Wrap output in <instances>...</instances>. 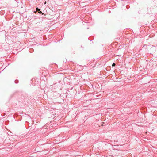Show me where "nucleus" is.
<instances>
[{"label": "nucleus", "instance_id": "2", "mask_svg": "<svg viewBox=\"0 0 157 157\" xmlns=\"http://www.w3.org/2000/svg\"><path fill=\"white\" fill-rule=\"evenodd\" d=\"M115 64L114 63H113V64H112V66L113 67V66H115Z\"/></svg>", "mask_w": 157, "mask_h": 157}, {"label": "nucleus", "instance_id": "1", "mask_svg": "<svg viewBox=\"0 0 157 157\" xmlns=\"http://www.w3.org/2000/svg\"><path fill=\"white\" fill-rule=\"evenodd\" d=\"M36 9L37 11H40V9H38V8H36Z\"/></svg>", "mask_w": 157, "mask_h": 157}, {"label": "nucleus", "instance_id": "4", "mask_svg": "<svg viewBox=\"0 0 157 157\" xmlns=\"http://www.w3.org/2000/svg\"><path fill=\"white\" fill-rule=\"evenodd\" d=\"M46 3V2H44V4H45Z\"/></svg>", "mask_w": 157, "mask_h": 157}, {"label": "nucleus", "instance_id": "3", "mask_svg": "<svg viewBox=\"0 0 157 157\" xmlns=\"http://www.w3.org/2000/svg\"><path fill=\"white\" fill-rule=\"evenodd\" d=\"M39 13H42V12L40 11L39 12Z\"/></svg>", "mask_w": 157, "mask_h": 157}]
</instances>
